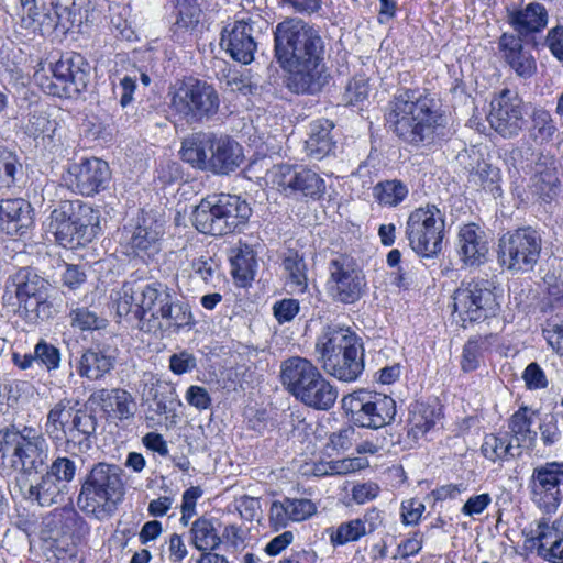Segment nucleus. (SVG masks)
I'll return each instance as SVG.
<instances>
[{
    "mask_svg": "<svg viewBox=\"0 0 563 563\" xmlns=\"http://www.w3.org/2000/svg\"><path fill=\"white\" fill-rule=\"evenodd\" d=\"M163 233V225L158 221L151 217H142L135 227L124 228L122 239L129 254L144 258L159 251Z\"/></svg>",
    "mask_w": 563,
    "mask_h": 563,
    "instance_id": "b1692460",
    "label": "nucleus"
},
{
    "mask_svg": "<svg viewBox=\"0 0 563 563\" xmlns=\"http://www.w3.org/2000/svg\"><path fill=\"white\" fill-rule=\"evenodd\" d=\"M456 247L461 261L466 266L482 265L486 262L489 251L484 230L475 223H467L460 228Z\"/></svg>",
    "mask_w": 563,
    "mask_h": 563,
    "instance_id": "a878e982",
    "label": "nucleus"
},
{
    "mask_svg": "<svg viewBox=\"0 0 563 563\" xmlns=\"http://www.w3.org/2000/svg\"><path fill=\"white\" fill-rule=\"evenodd\" d=\"M78 401L63 398L54 404L46 415L44 433L57 448L67 449L85 445L90 448V439L97 430V417L84 408H76Z\"/></svg>",
    "mask_w": 563,
    "mask_h": 563,
    "instance_id": "423d86ee",
    "label": "nucleus"
},
{
    "mask_svg": "<svg viewBox=\"0 0 563 563\" xmlns=\"http://www.w3.org/2000/svg\"><path fill=\"white\" fill-rule=\"evenodd\" d=\"M342 408L356 426L379 429L390 424L397 412L396 401L388 395L357 390L342 398Z\"/></svg>",
    "mask_w": 563,
    "mask_h": 563,
    "instance_id": "4468645a",
    "label": "nucleus"
},
{
    "mask_svg": "<svg viewBox=\"0 0 563 563\" xmlns=\"http://www.w3.org/2000/svg\"><path fill=\"white\" fill-rule=\"evenodd\" d=\"M432 98L419 89H399L388 102L385 114L389 129L402 141L419 145L442 134L445 118Z\"/></svg>",
    "mask_w": 563,
    "mask_h": 563,
    "instance_id": "f257e3e1",
    "label": "nucleus"
},
{
    "mask_svg": "<svg viewBox=\"0 0 563 563\" xmlns=\"http://www.w3.org/2000/svg\"><path fill=\"white\" fill-rule=\"evenodd\" d=\"M115 355L110 346L95 344L85 350L79 358L77 373L89 380H98L114 368Z\"/></svg>",
    "mask_w": 563,
    "mask_h": 563,
    "instance_id": "c85d7f7f",
    "label": "nucleus"
},
{
    "mask_svg": "<svg viewBox=\"0 0 563 563\" xmlns=\"http://www.w3.org/2000/svg\"><path fill=\"white\" fill-rule=\"evenodd\" d=\"M435 423L434 410L424 405H417L410 413L408 437L418 440Z\"/></svg>",
    "mask_w": 563,
    "mask_h": 563,
    "instance_id": "a18cd8bd",
    "label": "nucleus"
},
{
    "mask_svg": "<svg viewBox=\"0 0 563 563\" xmlns=\"http://www.w3.org/2000/svg\"><path fill=\"white\" fill-rule=\"evenodd\" d=\"M249 203L240 196L219 194L203 198L192 212V224L203 234L222 236L244 225L250 216Z\"/></svg>",
    "mask_w": 563,
    "mask_h": 563,
    "instance_id": "1a4fd4ad",
    "label": "nucleus"
},
{
    "mask_svg": "<svg viewBox=\"0 0 563 563\" xmlns=\"http://www.w3.org/2000/svg\"><path fill=\"white\" fill-rule=\"evenodd\" d=\"M56 123L49 120L46 111L40 108H34L29 113L27 123L25 125V133L34 139L52 137L55 132Z\"/></svg>",
    "mask_w": 563,
    "mask_h": 563,
    "instance_id": "49530a36",
    "label": "nucleus"
},
{
    "mask_svg": "<svg viewBox=\"0 0 563 563\" xmlns=\"http://www.w3.org/2000/svg\"><path fill=\"white\" fill-rule=\"evenodd\" d=\"M229 260L231 274L239 286L244 287L254 279L256 258L253 249L249 244L239 242L231 247Z\"/></svg>",
    "mask_w": 563,
    "mask_h": 563,
    "instance_id": "72a5a7b5",
    "label": "nucleus"
},
{
    "mask_svg": "<svg viewBox=\"0 0 563 563\" xmlns=\"http://www.w3.org/2000/svg\"><path fill=\"white\" fill-rule=\"evenodd\" d=\"M542 236L531 227L506 232L499 238L498 263L510 272H530L540 258Z\"/></svg>",
    "mask_w": 563,
    "mask_h": 563,
    "instance_id": "f8f14e48",
    "label": "nucleus"
},
{
    "mask_svg": "<svg viewBox=\"0 0 563 563\" xmlns=\"http://www.w3.org/2000/svg\"><path fill=\"white\" fill-rule=\"evenodd\" d=\"M500 60L515 75L523 80L531 79L538 71L537 59L532 51L525 45L523 38L511 32H504L497 41Z\"/></svg>",
    "mask_w": 563,
    "mask_h": 563,
    "instance_id": "412c9836",
    "label": "nucleus"
},
{
    "mask_svg": "<svg viewBox=\"0 0 563 563\" xmlns=\"http://www.w3.org/2000/svg\"><path fill=\"white\" fill-rule=\"evenodd\" d=\"M316 510L314 504L309 499H284V515L292 521H303Z\"/></svg>",
    "mask_w": 563,
    "mask_h": 563,
    "instance_id": "5fc2aeb1",
    "label": "nucleus"
},
{
    "mask_svg": "<svg viewBox=\"0 0 563 563\" xmlns=\"http://www.w3.org/2000/svg\"><path fill=\"white\" fill-rule=\"evenodd\" d=\"M169 107L187 124H203L217 118L221 99L216 87L207 80L188 77L169 92Z\"/></svg>",
    "mask_w": 563,
    "mask_h": 563,
    "instance_id": "9b49d317",
    "label": "nucleus"
},
{
    "mask_svg": "<svg viewBox=\"0 0 563 563\" xmlns=\"http://www.w3.org/2000/svg\"><path fill=\"white\" fill-rule=\"evenodd\" d=\"M538 430L540 432V440L544 446H553L558 444L562 438L559 420L555 416L550 413H545L539 418Z\"/></svg>",
    "mask_w": 563,
    "mask_h": 563,
    "instance_id": "864d4df0",
    "label": "nucleus"
},
{
    "mask_svg": "<svg viewBox=\"0 0 563 563\" xmlns=\"http://www.w3.org/2000/svg\"><path fill=\"white\" fill-rule=\"evenodd\" d=\"M545 44L551 54L558 59L563 60V27L555 26L549 30Z\"/></svg>",
    "mask_w": 563,
    "mask_h": 563,
    "instance_id": "774afa93",
    "label": "nucleus"
},
{
    "mask_svg": "<svg viewBox=\"0 0 563 563\" xmlns=\"http://www.w3.org/2000/svg\"><path fill=\"white\" fill-rule=\"evenodd\" d=\"M452 306L455 321L464 328L493 318L499 311L496 295L487 280L462 283L452 296Z\"/></svg>",
    "mask_w": 563,
    "mask_h": 563,
    "instance_id": "ddd939ff",
    "label": "nucleus"
},
{
    "mask_svg": "<svg viewBox=\"0 0 563 563\" xmlns=\"http://www.w3.org/2000/svg\"><path fill=\"white\" fill-rule=\"evenodd\" d=\"M0 459H9L11 467L23 475L41 474L48 463L49 445L34 427L11 424L0 430Z\"/></svg>",
    "mask_w": 563,
    "mask_h": 563,
    "instance_id": "6e6552de",
    "label": "nucleus"
},
{
    "mask_svg": "<svg viewBox=\"0 0 563 563\" xmlns=\"http://www.w3.org/2000/svg\"><path fill=\"white\" fill-rule=\"evenodd\" d=\"M483 356V342L478 339L468 340L462 351L461 368L463 372L475 371L481 363Z\"/></svg>",
    "mask_w": 563,
    "mask_h": 563,
    "instance_id": "bf43d9fd",
    "label": "nucleus"
},
{
    "mask_svg": "<svg viewBox=\"0 0 563 563\" xmlns=\"http://www.w3.org/2000/svg\"><path fill=\"white\" fill-rule=\"evenodd\" d=\"M563 462L552 461L536 466L528 482L532 503L544 514H553L562 503Z\"/></svg>",
    "mask_w": 563,
    "mask_h": 563,
    "instance_id": "a211bd4d",
    "label": "nucleus"
},
{
    "mask_svg": "<svg viewBox=\"0 0 563 563\" xmlns=\"http://www.w3.org/2000/svg\"><path fill=\"white\" fill-rule=\"evenodd\" d=\"M543 335L548 344L560 356H563V318L555 316L545 321Z\"/></svg>",
    "mask_w": 563,
    "mask_h": 563,
    "instance_id": "13d9d810",
    "label": "nucleus"
},
{
    "mask_svg": "<svg viewBox=\"0 0 563 563\" xmlns=\"http://www.w3.org/2000/svg\"><path fill=\"white\" fill-rule=\"evenodd\" d=\"M196 366V357L186 350L175 353L169 357V369L176 375L190 373Z\"/></svg>",
    "mask_w": 563,
    "mask_h": 563,
    "instance_id": "e2e57ef3",
    "label": "nucleus"
},
{
    "mask_svg": "<svg viewBox=\"0 0 563 563\" xmlns=\"http://www.w3.org/2000/svg\"><path fill=\"white\" fill-rule=\"evenodd\" d=\"M334 124L327 119L310 123L309 135L306 140V150L309 156L321 159L332 152L335 142L331 135Z\"/></svg>",
    "mask_w": 563,
    "mask_h": 563,
    "instance_id": "c9c22d12",
    "label": "nucleus"
},
{
    "mask_svg": "<svg viewBox=\"0 0 563 563\" xmlns=\"http://www.w3.org/2000/svg\"><path fill=\"white\" fill-rule=\"evenodd\" d=\"M363 350L360 338L350 328L330 324L323 329L317 340L316 351L319 357L345 354L349 349Z\"/></svg>",
    "mask_w": 563,
    "mask_h": 563,
    "instance_id": "bb28decb",
    "label": "nucleus"
},
{
    "mask_svg": "<svg viewBox=\"0 0 563 563\" xmlns=\"http://www.w3.org/2000/svg\"><path fill=\"white\" fill-rule=\"evenodd\" d=\"M177 401V394L174 387L163 386L153 395L154 411L158 416L168 415L174 411Z\"/></svg>",
    "mask_w": 563,
    "mask_h": 563,
    "instance_id": "052dcab7",
    "label": "nucleus"
},
{
    "mask_svg": "<svg viewBox=\"0 0 563 563\" xmlns=\"http://www.w3.org/2000/svg\"><path fill=\"white\" fill-rule=\"evenodd\" d=\"M36 361H38L48 372L55 371L60 365V351L55 345L40 340L34 347Z\"/></svg>",
    "mask_w": 563,
    "mask_h": 563,
    "instance_id": "4d7b16f0",
    "label": "nucleus"
},
{
    "mask_svg": "<svg viewBox=\"0 0 563 563\" xmlns=\"http://www.w3.org/2000/svg\"><path fill=\"white\" fill-rule=\"evenodd\" d=\"M191 544L200 552L214 551L221 544V536L212 519L199 517L189 530Z\"/></svg>",
    "mask_w": 563,
    "mask_h": 563,
    "instance_id": "ea45409f",
    "label": "nucleus"
},
{
    "mask_svg": "<svg viewBox=\"0 0 563 563\" xmlns=\"http://www.w3.org/2000/svg\"><path fill=\"white\" fill-rule=\"evenodd\" d=\"M284 388L314 410L331 409L339 396L336 387L309 360L298 356L284 362Z\"/></svg>",
    "mask_w": 563,
    "mask_h": 563,
    "instance_id": "0eeeda50",
    "label": "nucleus"
},
{
    "mask_svg": "<svg viewBox=\"0 0 563 563\" xmlns=\"http://www.w3.org/2000/svg\"><path fill=\"white\" fill-rule=\"evenodd\" d=\"M45 470L62 484H69L76 477L77 465L76 462L68 456H57L49 465L47 464V466H45Z\"/></svg>",
    "mask_w": 563,
    "mask_h": 563,
    "instance_id": "603ef678",
    "label": "nucleus"
},
{
    "mask_svg": "<svg viewBox=\"0 0 563 563\" xmlns=\"http://www.w3.org/2000/svg\"><path fill=\"white\" fill-rule=\"evenodd\" d=\"M328 272L327 289L334 301L353 305L365 295L367 290L365 274L352 257L336 254L330 260Z\"/></svg>",
    "mask_w": 563,
    "mask_h": 563,
    "instance_id": "dca6fc26",
    "label": "nucleus"
},
{
    "mask_svg": "<svg viewBox=\"0 0 563 563\" xmlns=\"http://www.w3.org/2000/svg\"><path fill=\"white\" fill-rule=\"evenodd\" d=\"M51 230L64 247L91 242L100 232V214L81 200H64L51 213Z\"/></svg>",
    "mask_w": 563,
    "mask_h": 563,
    "instance_id": "9d476101",
    "label": "nucleus"
},
{
    "mask_svg": "<svg viewBox=\"0 0 563 563\" xmlns=\"http://www.w3.org/2000/svg\"><path fill=\"white\" fill-rule=\"evenodd\" d=\"M18 175H22V165L18 156L0 146V189L14 185Z\"/></svg>",
    "mask_w": 563,
    "mask_h": 563,
    "instance_id": "de8ad7c7",
    "label": "nucleus"
},
{
    "mask_svg": "<svg viewBox=\"0 0 563 563\" xmlns=\"http://www.w3.org/2000/svg\"><path fill=\"white\" fill-rule=\"evenodd\" d=\"M88 401L98 406L109 419L120 422L133 419L136 412L134 397L123 388L97 389Z\"/></svg>",
    "mask_w": 563,
    "mask_h": 563,
    "instance_id": "393cba45",
    "label": "nucleus"
},
{
    "mask_svg": "<svg viewBox=\"0 0 563 563\" xmlns=\"http://www.w3.org/2000/svg\"><path fill=\"white\" fill-rule=\"evenodd\" d=\"M401 521L407 526H415L421 519L423 511L426 510L424 504L415 498L404 500L401 503Z\"/></svg>",
    "mask_w": 563,
    "mask_h": 563,
    "instance_id": "680f3d73",
    "label": "nucleus"
},
{
    "mask_svg": "<svg viewBox=\"0 0 563 563\" xmlns=\"http://www.w3.org/2000/svg\"><path fill=\"white\" fill-rule=\"evenodd\" d=\"M369 85L368 79L364 76L353 77L346 85L343 101L346 104H357L368 98Z\"/></svg>",
    "mask_w": 563,
    "mask_h": 563,
    "instance_id": "6e6d98bb",
    "label": "nucleus"
},
{
    "mask_svg": "<svg viewBox=\"0 0 563 563\" xmlns=\"http://www.w3.org/2000/svg\"><path fill=\"white\" fill-rule=\"evenodd\" d=\"M64 179L74 192L91 197L109 187L111 170L108 163L100 158H85L70 164Z\"/></svg>",
    "mask_w": 563,
    "mask_h": 563,
    "instance_id": "aec40b11",
    "label": "nucleus"
},
{
    "mask_svg": "<svg viewBox=\"0 0 563 563\" xmlns=\"http://www.w3.org/2000/svg\"><path fill=\"white\" fill-rule=\"evenodd\" d=\"M284 272L287 273L285 286L287 291L301 294L307 288V267L303 258L297 252L288 250L284 254Z\"/></svg>",
    "mask_w": 563,
    "mask_h": 563,
    "instance_id": "a19ab883",
    "label": "nucleus"
},
{
    "mask_svg": "<svg viewBox=\"0 0 563 563\" xmlns=\"http://www.w3.org/2000/svg\"><path fill=\"white\" fill-rule=\"evenodd\" d=\"M64 486L57 478L45 472L35 484H30L22 495L25 499L36 501L42 507H48L63 499Z\"/></svg>",
    "mask_w": 563,
    "mask_h": 563,
    "instance_id": "f704fd0d",
    "label": "nucleus"
},
{
    "mask_svg": "<svg viewBox=\"0 0 563 563\" xmlns=\"http://www.w3.org/2000/svg\"><path fill=\"white\" fill-rule=\"evenodd\" d=\"M77 507L100 521L112 517L125 494L123 471L117 464L98 462L79 481Z\"/></svg>",
    "mask_w": 563,
    "mask_h": 563,
    "instance_id": "20e7f679",
    "label": "nucleus"
},
{
    "mask_svg": "<svg viewBox=\"0 0 563 563\" xmlns=\"http://www.w3.org/2000/svg\"><path fill=\"white\" fill-rule=\"evenodd\" d=\"M19 308L32 322L48 319L52 305L48 302L49 283L30 268L21 269L12 279Z\"/></svg>",
    "mask_w": 563,
    "mask_h": 563,
    "instance_id": "f3484780",
    "label": "nucleus"
},
{
    "mask_svg": "<svg viewBox=\"0 0 563 563\" xmlns=\"http://www.w3.org/2000/svg\"><path fill=\"white\" fill-rule=\"evenodd\" d=\"M284 191L287 196L300 195L312 200H319L325 191L324 180L313 170L308 168L294 169L290 168L285 172Z\"/></svg>",
    "mask_w": 563,
    "mask_h": 563,
    "instance_id": "c756f323",
    "label": "nucleus"
},
{
    "mask_svg": "<svg viewBox=\"0 0 563 563\" xmlns=\"http://www.w3.org/2000/svg\"><path fill=\"white\" fill-rule=\"evenodd\" d=\"M537 545V553L543 560L550 563H563V537L544 534H533Z\"/></svg>",
    "mask_w": 563,
    "mask_h": 563,
    "instance_id": "c03bdc74",
    "label": "nucleus"
},
{
    "mask_svg": "<svg viewBox=\"0 0 563 563\" xmlns=\"http://www.w3.org/2000/svg\"><path fill=\"white\" fill-rule=\"evenodd\" d=\"M444 216L435 205L415 209L407 220L406 236L411 249L424 257L435 256L442 249Z\"/></svg>",
    "mask_w": 563,
    "mask_h": 563,
    "instance_id": "2eb2a0df",
    "label": "nucleus"
},
{
    "mask_svg": "<svg viewBox=\"0 0 563 563\" xmlns=\"http://www.w3.org/2000/svg\"><path fill=\"white\" fill-rule=\"evenodd\" d=\"M180 157L195 169L228 176L244 163L242 145L233 137L213 131L195 132L181 142Z\"/></svg>",
    "mask_w": 563,
    "mask_h": 563,
    "instance_id": "7ed1b4c3",
    "label": "nucleus"
},
{
    "mask_svg": "<svg viewBox=\"0 0 563 563\" xmlns=\"http://www.w3.org/2000/svg\"><path fill=\"white\" fill-rule=\"evenodd\" d=\"M367 534V528L364 527L361 518H356L346 522H342L336 529L330 533L331 543L343 545L349 542L357 541Z\"/></svg>",
    "mask_w": 563,
    "mask_h": 563,
    "instance_id": "09e8293b",
    "label": "nucleus"
},
{
    "mask_svg": "<svg viewBox=\"0 0 563 563\" xmlns=\"http://www.w3.org/2000/svg\"><path fill=\"white\" fill-rule=\"evenodd\" d=\"M158 323L161 332L168 330L178 332L180 329L191 328L195 320L188 302L180 300L175 294L174 299H170L158 317Z\"/></svg>",
    "mask_w": 563,
    "mask_h": 563,
    "instance_id": "4c0bfd02",
    "label": "nucleus"
},
{
    "mask_svg": "<svg viewBox=\"0 0 563 563\" xmlns=\"http://www.w3.org/2000/svg\"><path fill=\"white\" fill-rule=\"evenodd\" d=\"M31 205L24 199L0 201V231L11 236H22L32 225Z\"/></svg>",
    "mask_w": 563,
    "mask_h": 563,
    "instance_id": "cd10ccee",
    "label": "nucleus"
},
{
    "mask_svg": "<svg viewBox=\"0 0 563 563\" xmlns=\"http://www.w3.org/2000/svg\"><path fill=\"white\" fill-rule=\"evenodd\" d=\"M500 170L490 163L482 159L468 170L467 181L477 188L490 192L493 196L501 195Z\"/></svg>",
    "mask_w": 563,
    "mask_h": 563,
    "instance_id": "58836bf2",
    "label": "nucleus"
},
{
    "mask_svg": "<svg viewBox=\"0 0 563 563\" xmlns=\"http://www.w3.org/2000/svg\"><path fill=\"white\" fill-rule=\"evenodd\" d=\"M481 450L483 455L492 462L510 461L522 453L520 445L514 444L508 432L486 434Z\"/></svg>",
    "mask_w": 563,
    "mask_h": 563,
    "instance_id": "e433bc0d",
    "label": "nucleus"
},
{
    "mask_svg": "<svg viewBox=\"0 0 563 563\" xmlns=\"http://www.w3.org/2000/svg\"><path fill=\"white\" fill-rule=\"evenodd\" d=\"M284 41V82L295 93L312 92L323 55L319 32L300 19H287Z\"/></svg>",
    "mask_w": 563,
    "mask_h": 563,
    "instance_id": "f03ea898",
    "label": "nucleus"
},
{
    "mask_svg": "<svg viewBox=\"0 0 563 563\" xmlns=\"http://www.w3.org/2000/svg\"><path fill=\"white\" fill-rule=\"evenodd\" d=\"M548 11L543 4L531 2L521 9L507 11V21L516 35L525 36L542 31L548 24Z\"/></svg>",
    "mask_w": 563,
    "mask_h": 563,
    "instance_id": "2f4dec72",
    "label": "nucleus"
},
{
    "mask_svg": "<svg viewBox=\"0 0 563 563\" xmlns=\"http://www.w3.org/2000/svg\"><path fill=\"white\" fill-rule=\"evenodd\" d=\"M538 416L539 410L522 405L509 418L508 434L520 449L536 446L538 432L532 427Z\"/></svg>",
    "mask_w": 563,
    "mask_h": 563,
    "instance_id": "473e14b6",
    "label": "nucleus"
},
{
    "mask_svg": "<svg viewBox=\"0 0 563 563\" xmlns=\"http://www.w3.org/2000/svg\"><path fill=\"white\" fill-rule=\"evenodd\" d=\"M53 78L42 84L44 91L59 98H73L86 89L88 64L80 54L62 57L52 67Z\"/></svg>",
    "mask_w": 563,
    "mask_h": 563,
    "instance_id": "6ab92c4d",
    "label": "nucleus"
},
{
    "mask_svg": "<svg viewBox=\"0 0 563 563\" xmlns=\"http://www.w3.org/2000/svg\"><path fill=\"white\" fill-rule=\"evenodd\" d=\"M177 18L173 25L174 32L194 31L201 16V9L197 0H177Z\"/></svg>",
    "mask_w": 563,
    "mask_h": 563,
    "instance_id": "37998d69",
    "label": "nucleus"
},
{
    "mask_svg": "<svg viewBox=\"0 0 563 563\" xmlns=\"http://www.w3.org/2000/svg\"><path fill=\"white\" fill-rule=\"evenodd\" d=\"M522 378L529 389H543L548 386L547 376L540 365L536 362L530 363L526 367Z\"/></svg>",
    "mask_w": 563,
    "mask_h": 563,
    "instance_id": "69168bd1",
    "label": "nucleus"
},
{
    "mask_svg": "<svg viewBox=\"0 0 563 563\" xmlns=\"http://www.w3.org/2000/svg\"><path fill=\"white\" fill-rule=\"evenodd\" d=\"M253 32L251 20H236L223 27L220 44L234 60L247 65L257 48Z\"/></svg>",
    "mask_w": 563,
    "mask_h": 563,
    "instance_id": "5701e85b",
    "label": "nucleus"
},
{
    "mask_svg": "<svg viewBox=\"0 0 563 563\" xmlns=\"http://www.w3.org/2000/svg\"><path fill=\"white\" fill-rule=\"evenodd\" d=\"M176 292L161 282L125 280L117 292V312L137 321L139 330L156 333L158 317Z\"/></svg>",
    "mask_w": 563,
    "mask_h": 563,
    "instance_id": "39448f33",
    "label": "nucleus"
},
{
    "mask_svg": "<svg viewBox=\"0 0 563 563\" xmlns=\"http://www.w3.org/2000/svg\"><path fill=\"white\" fill-rule=\"evenodd\" d=\"M488 120L492 128L504 137L518 134L523 124L521 100L509 89H504L490 102Z\"/></svg>",
    "mask_w": 563,
    "mask_h": 563,
    "instance_id": "4be33fe9",
    "label": "nucleus"
},
{
    "mask_svg": "<svg viewBox=\"0 0 563 563\" xmlns=\"http://www.w3.org/2000/svg\"><path fill=\"white\" fill-rule=\"evenodd\" d=\"M217 267V263L210 256H200L191 262L194 274L206 284L212 282Z\"/></svg>",
    "mask_w": 563,
    "mask_h": 563,
    "instance_id": "0e129e2a",
    "label": "nucleus"
},
{
    "mask_svg": "<svg viewBox=\"0 0 563 563\" xmlns=\"http://www.w3.org/2000/svg\"><path fill=\"white\" fill-rule=\"evenodd\" d=\"M530 135L536 142H549L556 131L550 113L543 109H536L532 113Z\"/></svg>",
    "mask_w": 563,
    "mask_h": 563,
    "instance_id": "3c124183",
    "label": "nucleus"
},
{
    "mask_svg": "<svg viewBox=\"0 0 563 563\" xmlns=\"http://www.w3.org/2000/svg\"><path fill=\"white\" fill-rule=\"evenodd\" d=\"M323 369L343 382H353L364 371L363 350L349 349L345 354L319 357Z\"/></svg>",
    "mask_w": 563,
    "mask_h": 563,
    "instance_id": "7c9ffc66",
    "label": "nucleus"
},
{
    "mask_svg": "<svg viewBox=\"0 0 563 563\" xmlns=\"http://www.w3.org/2000/svg\"><path fill=\"white\" fill-rule=\"evenodd\" d=\"M355 433L353 427L340 429L330 435L328 446L338 452L346 451L352 446Z\"/></svg>",
    "mask_w": 563,
    "mask_h": 563,
    "instance_id": "338daca9",
    "label": "nucleus"
},
{
    "mask_svg": "<svg viewBox=\"0 0 563 563\" xmlns=\"http://www.w3.org/2000/svg\"><path fill=\"white\" fill-rule=\"evenodd\" d=\"M373 195L379 205L396 207L406 199L408 188L400 180H385L375 185Z\"/></svg>",
    "mask_w": 563,
    "mask_h": 563,
    "instance_id": "79ce46f5",
    "label": "nucleus"
},
{
    "mask_svg": "<svg viewBox=\"0 0 563 563\" xmlns=\"http://www.w3.org/2000/svg\"><path fill=\"white\" fill-rule=\"evenodd\" d=\"M68 318L70 325L81 331L99 330L107 324L106 319L100 318L95 311L86 307L71 308Z\"/></svg>",
    "mask_w": 563,
    "mask_h": 563,
    "instance_id": "8fccbe9b",
    "label": "nucleus"
}]
</instances>
